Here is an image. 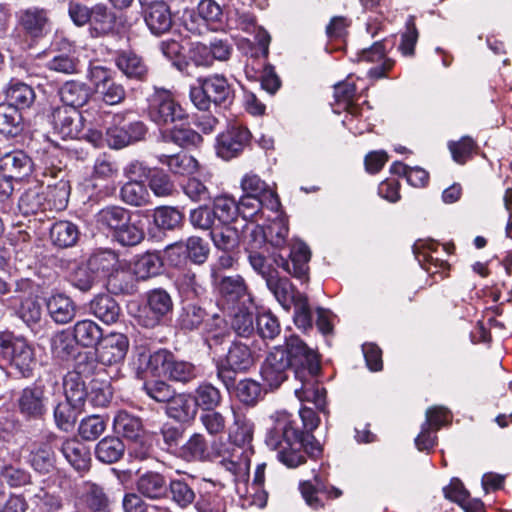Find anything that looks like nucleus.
Returning <instances> with one entry per match:
<instances>
[{"label":"nucleus","mask_w":512,"mask_h":512,"mask_svg":"<svg viewBox=\"0 0 512 512\" xmlns=\"http://www.w3.org/2000/svg\"><path fill=\"white\" fill-rule=\"evenodd\" d=\"M271 427L266 435V444L278 451V459L289 468H295L306 461L305 454L316 457L321 447L314 443L311 434H304L295 426L292 415L279 411L271 416Z\"/></svg>","instance_id":"nucleus-1"},{"label":"nucleus","mask_w":512,"mask_h":512,"mask_svg":"<svg viewBox=\"0 0 512 512\" xmlns=\"http://www.w3.org/2000/svg\"><path fill=\"white\" fill-rule=\"evenodd\" d=\"M59 377L47 374L25 387L17 398L19 413L26 419H41L47 412L49 397L60 391Z\"/></svg>","instance_id":"nucleus-2"},{"label":"nucleus","mask_w":512,"mask_h":512,"mask_svg":"<svg viewBox=\"0 0 512 512\" xmlns=\"http://www.w3.org/2000/svg\"><path fill=\"white\" fill-rule=\"evenodd\" d=\"M198 85L191 87L190 99L199 110L206 111L211 104L227 105L233 99V89L228 80L219 74L198 78Z\"/></svg>","instance_id":"nucleus-3"},{"label":"nucleus","mask_w":512,"mask_h":512,"mask_svg":"<svg viewBox=\"0 0 512 512\" xmlns=\"http://www.w3.org/2000/svg\"><path fill=\"white\" fill-rule=\"evenodd\" d=\"M0 352L22 377L27 378L32 375L36 365L35 350L25 338L2 333L0 335Z\"/></svg>","instance_id":"nucleus-4"},{"label":"nucleus","mask_w":512,"mask_h":512,"mask_svg":"<svg viewBox=\"0 0 512 512\" xmlns=\"http://www.w3.org/2000/svg\"><path fill=\"white\" fill-rule=\"evenodd\" d=\"M307 365L296 370V379L300 386L295 388V395L301 402H311L320 411H325L326 391L317 380L320 371L318 356L305 360Z\"/></svg>","instance_id":"nucleus-5"},{"label":"nucleus","mask_w":512,"mask_h":512,"mask_svg":"<svg viewBox=\"0 0 512 512\" xmlns=\"http://www.w3.org/2000/svg\"><path fill=\"white\" fill-rule=\"evenodd\" d=\"M310 356H317L316 352L309 348L298 336H291L286 340V348L277 346L266 357V360L275 364L285 372L289 368L294 369L296 374L297 369H303L307 362L306 358Z\"/></svg>","instance_id":"nucleus-6"},{"label":"nucleus","mask_w":512,"mask_h":512,"mask_svg":"<svg viewBox=\"0 0 512 512\" xmlns=\"http://www.w3.org/2000/svg\"><path fill=\"white\" fill-rule=\"evenodd\" d=\"M249 237L250 240L246 247L248 262L252 269L267 283L278 273L274 258L278 257L279 254H275L270 258L265 255L264 251L259 250L262 245H265V235L263 229L259 226L250 232Z\"/></svg>","instance_id":"nucleus-7"},{"label":"nucleus","mask_w":512,"mask_h":512,"mask_svg":"<svg viewBox=\"0 0 512 512\" xmlns=\"http://www.w3.org/2000/svg\"><path fill=\"white\" fill-rule=\"evenodd\" d=\"M148 115L156 124L166 125L182 120L185 113L168 90L157 89L150 96Z\"/></svg>","instance_id":"nucleus-8"},{"label":"nucleus","mask_w":512,"mask_h":512,"mask_svg":"<svg viewBox=\"0 0 512 512\" xmlns=\"http://www.w3.org/2000/svg\"><path fill=\"white\" fill-rule=\"evenodd\" d=\"M20 29L30 38L39 39L51 30L50 11L44 7L29 6L17 12Z\"/></svg>","instance_id":"nucleus-9"},{"label":"nucleus","mask_w":512,"mask_h":512,"mask_svg":"<svg viewBox=\"0 0 512 512\" xmlns=\"http://www.w3.org/2000/svg\"><path fill=\"white\" fill-rule=\"evenodd\" d=\"M51 123L62 139H74L81 135L82 116L77 109L56 107L51 114Z\"/></svg>","instance_id":"nucleus-10"},{"label":"nucleus","mask_w":512,"mask_h":512,"mask_svg":"<svg viewBox=\"0 0 512 512\" xmlns=\"http://www.w3.org/2000/svg\"><path fill=\"white\" fill-rule=\"evenodd\" d=\"M129 348L128 338L122 333L103 336L97 348V357L104 365L118 364L124 360Z\"/></svg>","instance_id":"nucleus-11"},{"label":"nucleus","mask_w":512,"mask_h":512,"mask_svg":"<svg viewBox=\"0 0 512 512\" xmlns=\"http://www.w3.org/2000/svg\"><path fill=\"white\" fill-rule=\"evenodd\" d=\"M253 363L254 358L250 348L246 344L234 342L226 355V366H218L217 376L228 386L229 382L226 379L231 380L230 376H226L228 370L233 372L246 371Z\"/></svg>","instance_id":"nucleus-12"},{"label":"nucleus","mask_w":512,"mask_h":512,"mask_svg":"<svg viewBox=\"0 0 512 512\" xmlns=\"http://www.w3.org/2000/svg\"><path fill=\"white\" fill-rule=\"evenodd\" d=\"M249 140L250 132L247 128L232 126L218 136L217 154L225 160L236 157L249 143Z\"/></svg>","instance_id":"nucleus-13"},{"label":"nucleus","mask_w":512,"mask_h":512,"mask_svg":"<svg viewBox=\"0 0 512 512\" xmlns=\"http://www.w3.org/2000/svg\"><path fill=\"white\" fill-rule=\"evenodd\" d=\"M310 255L308 246L301 241H297L291 247L289 260L279 255L274 258V262L277 267H281L290 275L302 279L307 276Z\"/></svg>","instance_id":"nucleus-14"},{"label":"nucleus","mask_w":512,"mask_h":512,"mask_svg":"<svg viewBox=\"0 0 512 512\" xmlns=\"http://www.w3.org/2000/svg\"><path fill=\"white\" fill-rule=\"evenodd\" d=\"M219 293L227 305L245 307L252 303V297L244 278L240 275L226 276L219 282Z\"/></svg>","instance_id":"nucleus-15"},{"label":"nucleus","mask_w":512,"mask_h":512,"mask_svg":"<svg viewBox=\"0 0 512 512\" xmlns=\"http://www.w3.org/2000/svg\"><path fill=\"white\" fill-rule=\"evenodd\" d=\"M439 244L433 241H417L413 246L415 258L418 263L431 274H444L449 269V264L440 259L437 254Z\"/></svg>","instance_id":"nucleus-16"},{"label":"nucleus","mask_w":512,"mask_h":512,"mask_svg":"<svg viewBox=\"0 0 512 512\" xmlns=\"http://www.w3.org/2000/svg\"><path fill=\"white\" fill-rule=\"evenodd\" d=\"M241 188L245 195L261 197L266 209L272 212L279 211L278 195L258 175L247 173L241 180Z\"/></svg>","instance_id":"nucleus-17"},{"label":"nucleus","mask_w":512,"mask_h":512,"mask_svg":"<svg viewBox=\"0 0 512 512\" xmlns=\"http://www.w3.org/2000/svg\"><path fill=\"white\" fill-rule=\"evenodd\" d=\"M56 436L51 435L45 441L34 442L30 447L29 463L32 468L41 473L48 474L55 467V454L52 442Z\"/></svg>","instance_id":"nucleus-18"},{"label":"nucleus","mask_w":512,"mask_h":512,"mask_svg":"<svg viewBox=\"0 0 512 512\" xmlns=\"http://www.w3.org/2000/svg\"><path fill=\"white\" fill-rule=\"evenodd\" d=\"M144 21L151 33L156 36L170 31L173 24L172 14L166 3H154L144 8Z\"/></svg>","instance_id":"nucleus-19"},{"label":"nucleus","mask_w":512,"mask_h":512,"mask_svg":"<svg viewBox=\"0 0 512 512\" xmlns=\"http://www.w3.org/2000/svg\"><path fill=\"white\" fill-rule=\"evenodd\" d=\"M159 163L168 167L171 173L181 176H189L198 170V161L191 155L183 152L167 154L157 153Z\"/></svg>","instance_id":"nucleus-20"},{"label":"nucleus","mask_w":512,"mask_h":512,"mask_svg":"<svg viewBox=\"0 0 512 512\" xmlns=\"http://www.w3.org/2000/svg\"><path fill=\"white\" fill-rule=\"evenodd\" d=\"M358 60L370 63L381 62L380 66L373 67L368 72L371 77L377 79L384 77L385 73L394 65L392 59L386 58V51L382 42H375L370 48L362 50L358 55Z\"/></svg>","instance_id":"nucleus-21"},{"label":"nucleus","mask_w":512,"mask_h":512,"mask_svg":"<svg viewBox=\"0 0 512 512\" xmlns=\"http://www.w3.org/2000/svg\"><path fill=\"white\" fill-rule=\"evenodd\" d=\"M0 167L10 173V177L21 179L32 172L30 157L21 150L5 152L1 156Z\"/></svg>","instance_id":"nucleus-22"},{"label":"nucleus","mask_w":512,"mask_h":512,"mask_svg":"<svg viewBox=\"0 0 512 512\" xmlns=\"http://www.w3.org/2000/svg\"><path fill=\"white\" fill-rule=\"evenodd\" d=\"M65 459L77 471L88 469L90 463V453L87 447L75 438L65 439L59 447Z\"/></svg>","instance_id":"nucleus-23"},{"label":"nucleus","mask_w":512,"mask_h":512,"mask_svg":"<svg viewBox=\"0 0 512 512\" xmlns=\"http://www.w3.org/2000/svg\"><path fill=\"white\" fill-rule=\"evenodd\" d=\"M201 142L202 137L199 133L183 125L162 130L159 141L160 144L174 143L181 148L198 146Z\"/></svg>","instance_id":"nucleus-24"},{"label":"nucleus","mask_w":512,"mask_h":512,"mask_svg":"<svg viewBox=\"0 0 512 512\" xmlns=\"http://www.w3.org/2000/svg\"><path fill=\"white\" fill-rule=\"evenodd\" d=\"M18 206L24 215H32L49 210L45 186L35 184L29 187L20 197Z\"/></svg>","instance_id":"nucleus-25"},{"label":"nucleus","mask_w":512,"mask_h":512,"mask_svg":"<svg viewBox=\"0 0 512 512\" xmlns=\"http://www.w3.org/2000/svg\"><path fill=\"white\" fill-rule=\"evenodd\" d=\"M172 354L167 350H158L154 353L142 352L138 356L139 369L153 376H167L168 366Z\"/></svg>","instance_id":"nucleus-26"},{"label":"nucleus","mask_w":512,"mask_h":512,"mask_svg":"<svg viewBox=\"0 0 512 512\" xmlns=\"http://www.w3.org/2000/svg\"><path fill=\"white\" fill-rule=\"evenodd\" d=\"M119 168L117 163L107 154H102L95 159L93 170L91 173V181L93 187H98L102 183L106 184V187L110 183H113L117 178Z\"/></svg>","instance_id":"nucleus-27"},{"label":"nucleus","mask_w":512,"mask_h":512,"mask_svg":"<svg viewBox=\"0 0 512 512\" xmlns=\"http://www.w3.org/2000/svg\"><path fill=\"white\" fill-rule=\"evenodd\" d=\"M117 68L130 79L143 80L147 73L148 68L143 59L130 51H123L115 58Z\"/></svg>","instance_id":"nucleus-28"},{"label":"nucleus","mask_w":512,"mask_h":512,"mask_svg":"<svg viewBox=\"0 0 512 512\" xmlns=\"http://www.w3.org/2000/svg\"><path fill=\"white\" fill-rule=\"evenodd\" d=\"M166 413L169 417L178 421H188L197 413V405H195L191 394H173V397L166 406Z\"/></svg>","instance_id":"nucleus-29"},{"label":"nucleus","mask_w":512,"mask_h":512,"mask_svg":"<svg viewBox=\"0 0 512 512\" xmlns=\"http://www.w3.org/2000/svg\"><path fill=\"white\" fill-rule=\"evenodd\" d=\"M115 433L124 438L137 441L143 434V427L140 418L121 410L116 413L113 419Z\"/></svg>","instance_id":"nucleus-30"},{"label":"nucleus","mask_w":512,"mask_h":512,"mask_svg":"<svg viewBox=\"0 0 512 512\" xmlns=\"http://www.w3.org/2000/svg\"><path fill=\"white\" fill-rule=\"evenodd\" d=\"M47 310L51 318L58 324H66L76 315L74 302L64 294L52 295L47 301Z\"/></svg>","instance_id":"nucleus-31"},{"label":"nucleus","mask_w":512,"mask_h":512,"mask_svg":"<svg viewBox=\"0 0 512 512\" xmlns=\"http://www.w3.org/2000/svg\"><path fill=\"white\" fill-rule=\"evenodd\" d=\"M59 95L64 103L63 107L77 109L89 100L90 89L85 83L71 80L62 85Z\"/></svg>","instance_id":"nucleus-32"},{"label":"nucleus","mask_w":512,"mask_h":512,"mask_svg":"<svg viewBox=\"0 0 512 512\" xmlns=\"http://www.w3.org/2000/svg\"><path fill=\"white\" fill-rule=\"evenodd\" d=\"M62 386L66 400L76 408H83L88 391L82 376L75 371L68 372Z\"/></svg>","instance_id":"nucleus-33"},{"label":"nucleus","mask_w":512,"mask_h":512,"mask_svg":"<svg viewBox=\"0 0 512 512\" xmlns=\"http://www.w3.org/2000/svg\"><path fill=\"white\" fill-rule=\"evenodd\" d=\"M136 486L139 493L150 499H160L168 492L164 476L156 472H148L140 476Z\"/></svg>","instance_id":"nucleus-34"},{"label":"nucleus","mask_w":512,"mask_h":512,"mask_svg":"<svg viewBox=\"0 0 512 512\" xmlns=\"http://www.w3.org/2000/svg\"><path fill=\"white\" fill-rule=\"evenodd\" d=\"M116 17L103 4H96L91 8L90 29L94 36H103L114 30Z\"/></svg>","instance_id":"nucleus-35"},{"label":"nucleus","mask_w":512,"mask_h":512,"mask_svg":"<svg viewBox=\"0 0 512 512\" xmlns=\"http://www.w3.org/2000/svg\"><path fill=\"white\" fill-rule=\"evenodd\" d=\"M72 334L76 344L87 348L94 347L103 337L100 326L90 319L77 321Z\"/></svg>","instance_id":"nucleus-36"},{"label":"nucleus","mask_w":512,"mask_h":512,"mask_svg":"<svg viewBox=\"0 0 512 512\" xmlns=\"http://www.w3.org/2000/svg\"><path fill=\"white\" fill-rule=\"evenodd\" d=\"M268 289L275 296L277 301L286 309L289 310L292 303L296 301L297 296L303 294L296 291L286 277H279L278 273L266 283Z\"/></svg>","instance_id":"nucleus-37"},{"label":"nucleus","mask_w":512,"mask_h":512,"mask_svg":"<svg viewBox=\"0 0 512 512\" xmlns=\"http://www.w3.org/2000/svg\"><path fill=\"white\" fill-rule=\"evenodd\" d=\"M91 313L105 324L115 323L120 315L118 303L109 295H99L90 303Z\"/></svg>","instance_id":"nucleus-38"},{"label":"nucleus","mask_w":512,"mask_h":512,"mask_svg":"<svg viewBox=\"0 0 512 512\" xmlns=\"http://www.w3.org/2000/svg\"><path fill=\"white\" fill-rule=\"evenodd\" d=\"M78 227L70 221L55 222L50 228V238L55 246L60 248L72 247L78 241Z\"/></svg>","instance_id":"nucleus-39"},{"label":"nucleus","mask_w":512,"mask_h":512,"mask_svg":"<svg viewBox=\"0 0 512 512\" xmlns=\"http://www.w3.org/2000/svg\"><path fill=\"white\" fill-rule=\"evenodd\" d=\"M234 424L229 430V441L239 448L249 445L253 439L254 424L234 409Z\"/></svg>","instance_id":"nucleus-40"},{"label":"nucleus","mask_w":512,"mask_h":512,"mask_svg":"<svg viewBox=\"0 0 512 512\" xmlns=\"http://www.w3.org/2000/svg\"><path fill=\"white\" fill-rule=\"evenodd\" d=\"M162 268V260L155 253H145L137 257L131 265V271L138 280H146L158 275Z\"/></svg>","instance_id":"nucleus-41"},{"label":"nucleus","mask_w":512,"mask_h":512,"mask_svg":"<svg viewBox=\"0 0 512 512\" xmlns=\"http://www.w3.org/2000/svg\"><path fill=\"white\" fill-rule=\"evenodd\" d=\"M208 314L201 307L194 304H187L183 307L178 318V324L181 329L192 331L204 326V330L210 332L207 323Z\"/></svg>","instance_id":"nucleus-42"},{"label":"nucleus","mask_w":512,"mask_h":512,"mask_svg":"<svg viewBox=\"0 0 512 512\" xmlns=\"http://www.w3.org/2000/svg\"><path fill=\"white\" fill-rule=\"evenodd\" d=\"M129 218L130 212L120 206H108L96 214L97 224L113 231V234L127 223Z\"/></svg>","instance_id":"nucleus-43"},{"label":"nucleus","mask_w":512,"mask_h":512,"mask_svg":"<svg viewBox=\"0 0 512 512\" xmlns=\"http://www.w3.org/2000/svg\"><path fill=\"white\" fill-rule=\"evenodd\" d=\"M22 115L15 106L0 104V133L16 136L22 131Z\"/></svg>","instance_id":"nucleus-44"},{"label":"nucleus","mask_w":512,"mask_h":512,"mask_svg":"<svg viewBox=\"0 0 512 512\" xmlns=\"http://www.w3.org/2000/svg\"><path fill=\"white\" fill-rule=\"evenodd\" d=\"M125 446L118 437H105L95 448V455L103 463H115L123 456Z\"/></svg>","instance_id":"nucleus-45"},{"label":"nucleus","mask_w":512,"mask_h":512,"mask_svg":"<svg viewBox=\"0 0 512 512\" xmlns=\"http://www.w3.org/2000/svg\"><path fill=\"white\" fill-rule=\"evenodd\" d=\"M7 104L20 109L29 108L35 100V92L33 88L22 82H12L7 91Z\"/></svg>","instance_id":"nucleus-46"},{"label":"nucleus","mask_w":512,"mask_h":512,"mask_svg":"<svg viewBox=\"0 0 512 512\" xmlns=\"http://www.w3.org/2000/svg\"><path fill=\"white\" fill-rule=\"evenodd\" d=\"M355 84L346 80L334 86V98L339 109L346 110L352 117L360 114V108L353 103Z\"/></svg>","instance_id":"nucleus-47"},{"label":"nucleus","mask_w":512,"mask_h":512,"mask_svg":"<svg viewBox=\"0 0 512 512\" xmlns=\"http://www.w3.org/2000/svg\"><path fill=\"white\" fill-rule=\"evenodd\" d=\"M192 396L197 409L205 411L214 410L222 400L220 391L210 383L200 384Z\"/></svg>","instance_id":"nucleus-48"},{"label":"nucleus","mask_w":512,"mask_h":512,"mask_svg":"<svg viewBox=\"0 0 512 512\" xmlns=\"http://www.w3.org/2000/svg\"><path fill=\"white\" fill-rule=\"evenodd\" d=\"M123 202L131 206H144L149 203V192L141 181H129L120 190Z\"/></svg>","instance_id":"nucleus-49"},{"label":"nucleus","mask_w":512,"mask_h":512,"mask_svg":"<svg viewBox=\"0 0 512 512\" xmlns=\"http://www.w3.org/2000/svg\"><path fill=\"white\" fill-rule=\"evenodd\" d=\"M210 235L214 245L223 251H230L238 245V231L230 224L215 225Z\"/></svg>","instance_id":"nucleus-50"},{"label":"nucleus","mask_w":512,"mask_h":512,"mask_svg":"<svg viewBox=\"0 0 512 512\" xmlns=\"http://www.w3.org/2000/svg\"><path fill=\"white\" fill-rule=\"evenodd\" d=\"M45 194L47 197V204L49 210H63L66 208L69 195L70 186L67 181L60 180L54 185H47L45 187Z\"/></svg>","instance_id":"nucleus-51"},{"label":"nucleus","mask_w":512,"mask_h":512,"mask_svg":"<svg viewBox=\"0 0 512 512\" xmlns=\"http://www.w3.org/2000/svg\"><path fill=\"white\" fill-rule=\"evenodd\" d=\"M215 220L220 224H231L239 215L238 203L229 196H220L214 200L213 209Z\"/></svg>","instance_id":"nucleus-52"},{"label":"nucleus","mask_w":512,"mask_h":512,"mask_svg":"<svg viewBox=\"0 0 512 512\" xmlns=\"http://www.w3.org/2000/svg\"><path fill=\"white\" fill-rule=\"evenodd\" d=\"M82 501L86 508L91 512L104 511L109 504V500L104 489L95 483L89 482L85 484Z\"/></svg>","instance_id":"nucleus-53"},{"label":"nucleus","mask_w":512,"mask_h":512,"mask_svg":"<svg viewBox=\"0 0 512 512\" xmlns=\"http://www.w3.org/2000/svg\"><path fill=\"white\" fill-rule=\"evenodd\" d=\"M145 233L140 221H132L131 217L119 228L113 237L123 246H135L144 239Z\"/></svg>","instance_id":"nucleus-54"},{"label":"nucleus","mask_w":512,"mask_h":512,"mask_svg":"<svg viewBox=\"0 0 512 512\" xmlns=\"http://www.w3.org/2000/svg\"><path fill=\"white\" fill-rule=\"evenodd\" d=\"M167 487L172 501L179 507L187 508L195 501L196 494L185 480L173 479Z\"/></svg>","instance_id":"nucleus-55"},{"label":"nucleus","mask_w":512,"mask_h":512,"mask_svg":"<svg viewBox=\"0 0 512 512\" xmlns=\"http://www.w3.org/2000/svg\"><path fill=\"white\" fill-rule=\"evenodd\" d=\"M252 448H244L240 452L235 453L232 457L219 460V464L233 476L237 477L248 473L250 468V454Z\"/></svg>","instance_id":"nucleus-56"},{"label":"nucleus","mask_w":512,"mask_h":512,"mask_svg":"<svg viewBox=\"0 0 512 512\" xmlns=\"http://www.w3.org/2000/svg\"><path fill=\"white\" fill-rule=\"evenodd\" d=\"M206 449L205 437L200 433H195L179 447V455L187 461L201 460L205 457Z\"/></svg>","instance_id":"nucleus-57"},{"label":"nucleus","mask_w":512,"mask_h":512,"mask_svg":"<svg viewBox=\"0 0 512 512\" xmlns=\"http://www.w3.org/2000/svg\"><path fill=\"white\" fill-rule=\"evenodd\" d=\"M76 342L73 334L67 330H62L54 334L51 338V350L55 357L66 359L75 352Z\"/></svg>","instance_id":"nucleus-58"},{"label":"nucleus","mask_w":512,"mask_h":512,"mask_svg":"<svg viewBox=\"0 0 512 512\" xmlns=\"http://www.w3.org/2000/svg\"><path fill=\"white\" fill-rule=\"evenodd\" d=\"M239 215L245 220L258 222L262 218V209L266 208V204L261 197L244 195L238 202Z\"/></svg>","instance_id":"nucleus-59"},{"label":"nucleus","mask_w":512,"mask_h":512,"mask_svg":"<svg viewBox=\"0 0 512 512\" xmlns=\"http://www.w3.org/2000/svg\"><path fill=\"white\" fill-rule=\"evenodd\" d=\"M166 377L174 381L186 383L197 377V370L192 363L177 360L172 356Z\"/></svg>","instance_id":"nucleus-60"},{"label":"nucleus","mask_w":512,"mask_h":512,"mask_svg":"<svg viewBox=\"0 0 512 512\" xmlns=\"http://www.w3.org/2000/svg\"><path fill=\"white\" fill-rule=\"evenodd\" d=\"M153 217L155 224L166 230H173L183 222V214L174 207H159L155 210Z\"/></svg>","instance_id":"nucleus-61"},{"label":"nucleus","mask_w":512,"mask_h":512,"mask_svg":"<svg viewBox=\"0 0 512 512\" xmlns=\"http://www.w3.org/2000/svg\"><path fill=\"white\" fill-rule=\"evenodd\" d=\"M82 408H76L67 400L59 403L54 409V419L57 427L63 431H69L73 428L77 414Z\"/></svg>","instance_id":"nucleus-62"},{"label":"nucleus","mask_w":512,"mask_h":512,"mask_svg":"<svg viewBox=\"0 0 512 512\" xmlns=\"http://www.w3.org/2000/svg\"><path fill=\"white\" fill-rule=\"evenodd\" d=\"M106 429V421L99 415H91L81 420L78 433L87 441H94L100 437Z\"/></svg>","instance_id":"nucleus-63"},{"label":"nucleus","mask_w":512,"mask_h":512,"mask_svg":"<svg viewBox=\"0 0 512 512\" xmlns=\"http://www.w3.org/2000/svg\"><path fill=\"white\" fill-rule=\"evenodd\" d=\"M256 331L262 339L273 340L280 334L281 327L276 316L263 312L256 318Z\"/></svg>","instance_id":"nucleus-64"}]
</instances>
